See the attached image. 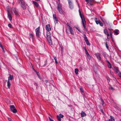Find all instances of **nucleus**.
<instances>
[{
	"label": "nucleus",
	"instance_id": "393cba45",
	"mask_svg": "<svg viewBox=\"0 0 121 121\" xmlns=\"http://www.w3.org/2000/svg\"><path fill=\"white\" fill-rule=\"evenodd\" d=\"M54 59L55 60V63L56 64H57L58 62H57V58H56V56H54Z\"/></svg>",
	"mask_w": 121,
	"mask_h": 121
},
{
	"label": "nucleus",
	"instance_id": "ea45409f",
	"mask_svg": "<svg viewBox=\"0 0 121 121\" xmlns=\"http://www.w3.org/2000/svg\"><path fill=\"white\" fill-rule=\"evenodd\" d=\"M107 78V80L108 81V82H110V80L111 79H110L108 77H107L106 78Z\"/></svg>",
	"mask_w": 121,
	"mask_h": 121
},
{
	"label": "nucleus",
	"instance_id": "9d476101",
	"mask_svg": "<svg viewBox=\"0 0 121 121\" xmlns=\"http://www.w3.org/2000/svg\"><path fill=\"white\" fill-rule=\"evenodd\" d=\"M69 3V7L71 9H73V4L70 0H68Z\"/></svg>",
	"mask_w": 121,
	"mask_h": 121
},
{
	"label": "nucleus",
	"instance_id": "e433bc0d",
	"mask_svg": "<svg viewBox=\"0 0 121 121\" xmlns=\"http://www.w3.org/2000/svg\"><path fill=\"white\" fill-rule=\"evenodd\" d=\"M109 33H110V35L111 37L112 38V32H111V31H110Z\"/></svg>",
	"mask_w": 121,
	"mask_h": 121
},
{
	"label": "nucleus",
	"instance_id": "a19ab883",
	"mask_svg": "<svg viewBox=\"0 0 121 121\" xmlns=\"http://www.w3.org/2000/svg\"><path fill=\"white\" fill-rule=\"evenodd\" d=\"M118 75L119 77L121 78V73H118Z\"/></svg>",
	"mask_w": 121,
	"mask_h": 121
},
{
	"label": "nucleus",
	"instance_id": "412c9836",
	"mask_svg": "<svg viewBox=\"0 0 121 121\" xmlns=\"http://www.w3.org/2000/svg\"><path fill=\"white\" fill-rule=\"evenodd\" d=\"M13 78V76H12L11 75H10V76L8 77V81L11 80Z\"/></svg>",
	"mask_w": 121,
	"mask_h": 121
},
{
	"label": "nucleus",
	"instance_id": "f8f14e48",
	"mask_svg": "<svg viewBox=\"0 0 121 121\" xmlns=\"http://www.w3.org/2000/svg\"><path fill=\"white\" fill-rule=\"evenodd\" d=\"M104 34H105L107 35V38H108V37L109 36V35L108 31L105 28L104 30Z\"/></svg>",
	"mask_w": 121,
	"mask_h": 121
},
{
	"label": "nucleus",
	"instance_id": "c03bdc74",
	"mask_svg": "<svg viewBox=\"0 0 121 121\" xmlns=\"http://www.w3.org/2000/svg\"><path fill=\"white\" fill-rule=\"evenodd\" d=\"M8 120L9 121H12V120L10 118H9V117H8Z\"/></svg>",
	"mask_w": 121,
	"mask_h": 121
},
{
	"label": "nucleus",
	"instance_id": "ddd939ff",
	"mask_svg": "<svg viewBox=\"0 0 121 121\" xmlns=\"http://www.w3.org/2000/svg\"><path fill=\"white\" fill-rule=\"evenodd\" d=\"M68 28L69 30V32L72 35H73L74 32L72 28L70 26L69 27H68Z\"/></svg>",
	"mask_w": 121,
	"mask_h": 121
},
{
	"label": "nucleus",
	"instance_id": "4c0bfd02",
	"mask_svg": "<svg viewBox=\"0 0 121 121\" xmlns=\"http://www.w3.org/2000/svg\"><path fill=\"white\" fill-rule=\"evenodd\" d=\"M0 47L2 49L3 52H5V51L4 50V49L3 48V46H0Z\"/></svg>",
	"mask_w": 121,
	"mask_h": 121
},
{
	"label": "nucleus",
	"instance_id": "f3484780",
	"mask_svg": "<svg viewBox=\"0 0 121 121\" xmlns=\"http://www.w3.org/2000/svg\"><path fill=\"white\" fill-rule=\"evenodd\" d=\"M108 121H115L114 119L112 116H110V119Z\"/></svg>",
	"mask_w": 121,
	"mask_h": 121
},
{
	"label": "nucleus",
	"instance_id": "2eb2a0df",
	"mask_svg": "<svg viewBox=\"0 0 121 121\" xmlns=\"http://www.w3.org/2000/svg\"><path fill=\"white\" fill-rule=\"evenodd\" d=\"M33 3L34 4V5L36 7H38L39 6V5L37 3V2L34 1H32Z\"/></svg>",
	"mask_w": 121,
	"mask_h": 121
},
{
	"label": "nucleus",
	"instance_id": "a878e982",
	"mask_svg": "<svg viewBox=\"0 0 121 121\" xmlns=\"http://www.w3.org/2000/svg\"><path fill=\"white\" fill-rule=\"evenodd\" d=\"M101 20L102 22H103L104 23H106V20L105 19H104L101 18Z\"/></svg>",
	"mask_w": 121,
	"mask_h": 121
},
{
	"label": "nucleus",
	"instance_id": "4be33fe9",
	"mask_svg": "<svg viewBox=\"0 0 121 121\" xmlns=\"http://www.w3.org/2000/svg\"><path fill=\"white\" fill-rule=\"evenodd\" d=\"M114 70L117 73H118L119 72L118 68L117 67H115L114 68Z\"/></svg>",
	"mask_w": 121,
	"mask_h": 121
},
{
	"label": "nucleus",
	"instance_id": "4d7b16f0",
	"mask_svg": "<svg viewBox=\"0 0 121 121\" xmlns=\"http://www.w3.org/2000/svg\"><path fill=\"white\" fill-rule=\"evenodd\" d=\"M58 0L59 1H60V0Z\"/></svg>",
	"mask_w": 121,
	"mask_h": 121
},
{
	"label": "nucleus",
	"instance_id": "79ce46f5",
	"mask_svg": "<svg viewBox=\"0 0 121 121\" xmlns=\"http://www.w3.org/2000/svg\"><path fill=\"white\" fill-rule=\"evenodd\" d=\"M53 19L54 18H56V16L55 14H53Z\"/></svg>",
	"mask_w": 121,
	"mask_h": 121
},
{
	"label": "nucleus",
	"instance_id": "58836bf2",
	"mask_svg": "<svg viewBox=\"0 0 121 121\" xmlns=\"http://www.w3.org/2000/svg\"><path fill=\"white\" fill-rule=\"evenodd\" d=\"M92 0H86V1L87 2V3H88L89 2H91V1Z\"/></svg>",
	"mask_w": 121,
	"mask_h": 121
},
{
	"label": "nucleus",
	"instance_id": "7c9ffc66",
	"mask_svg": "<svg viewBox=\"0 0 121 121\" xmlns=\"http://www.w3.org/2000/svg\"><path fill=\"white\" fill-rule=\"evenodd\" d=\"M54 20V22H56V23H57V22L58 21V20H57V18H54L53 19Z\"/></svg>",
	"mask_w": 121,
	"mask_h": 121
},
{
	"label": "nucleus",
	"instance_id": "f704fd0d",
	"mask_svg": "<svg viewBox=\"0 0 121 121\" xmlns=\"http://www.w3.org/2000/svg\"><path fill=\"white\" fill-rule=\"evenodd\" d=\"M61 118H62L64 117V115L60 114L59 115Z\"/></svg>",
	"mask_w": 121,
	"mask_h": 121
},
{
	"label": "nucleus",
	"instance_id": "09e8293b",
	"mask_svg": "<svg viewBox=\"0 0 121 121\" xmlns=\"http://www.w3.org/2000/svg\"><path fill=\"white\" fill-rule=\"evenodd\" d=\"M67 26L68 27H70V26L69 25L68 23H67L66 24Z\"/></svg>",
	"mask_w": 121,
	"mask_h": 121
},
{
	"label": "nucleus",
	"instance_id": "f03ea898",
	"mask_svg": "<svg viewBox=\"0 0 121 121\" xmlns=\"http://www.w3.org/2000/svg\"><path fill=\"white\" fill-rule=\"evenodd\" d=\"M47 40L50 45H52V43L51 38V34L49 31L47 32Z\"/></svg>",
	"mask_w": 121,
	"mask_h": 121
},
{
	"label": "nucleus",
	"instance_id": "0eeeda50",
	"mask_svg": "<svg viewBox=\"0 0 121 121\" xmlns=\"http://www.w3.org/2000/svg\"><path fill=\"white\" fill-rule=\"evenodd\" d=\"M36 35L37 37H39L40 35V27H39L35 29Z\"/></svg>",
	"mask_w": 121,
	"mask_h": 121
},
{
	"label": "nucleus",
	"instance_id": "9b49d317",
	"mask_svg": "<svg viewBox=\"0 0 121 121\" xmlns=\"http://www.w3.org/2000/svg\"><path fill=\"white\" fill-rule=\"evenodd\" d=\"M46 28L47 31H49L51 30V28L50 25L49 24L47 25L46 26Z\"/></svg>",
	"mask_w": 121,
	"mask_h": 121
},
{
	"label": "nucleus",
	"instance_id": "4468645a",
	"mask_svg": "<svg viewBox=\"0 0 121 121\" xmlns=\"http://www.w3.org/2000/svg\"><path fill=\"white\" fill-rule=\"evenodd\" d=\"M82 25H83V26L84 27V28L85 29V30H86V27L85 26V25H86V23L85 21V20H82Z\"/></svg>",
	"mask_w": 121,
	"mask_h": 121
},
{
	"label": "nucleus",
	"instance_id": "b1692460",
	"mask_svg": "<svg viewBox=\"0 0 121 121\" xmlns=\"http://www.w3.org/2000/svg\"><path fill=\"white\" fill-rule=\"evenodd\" d=\"M78 69L76 68L75 69V73L76 74H78Z\"/></svg>",
	"mask_w": 121,
	"mask_h": 121
},
{
	"label": "nucleus",
	"instance_id": "7ed1b4c3",
	"mask_svg": "<svg viewBox=\"0 0 121 121\" xmlns=\"http://www.w3.org/2000/svg\"><path fill=\"white\" fill-rule=\"evenodd\" d=\"M19 3L22 8L23 9H26V4L23 0H19Z\"/></svg>",
	"mask_w": 121,
	"mask_h": 121
},
{
	"label": "nucleus",
	"instance_id": "20e7f679",
	"mask_svg": "<svg viewBox=\"0 0 121 121\" xmlns=\"http://www.w3.org/2000/svg\"><path fill=\"white\" fill-rule=\"evenodd\" d=\"M62 5L60 3H57V9L59 13L60 14L63 13V11L62 9Z\"/></svg>",
	"mask_w": 121,
	"mask_h": 121
},
{
	"label": "nucleus",
	"instance_id": "8fccbe9b",
	"mask_svg": "<svg viewBox=\"0 0 121 121\" xmlns=\"http://www.w3.org/2000/svg\"><path fill=\"white\" fill-rule=\"evenodd\" d=\"M110 89L112 90H114L113 88L112 87H111Z\"/></svg>",
	"mask_w": 121,
	"mask_h": 121
},
{
	"label": "nucleus",
	"instance_id": "de8ad7c7",
	"mask_svg": "<svg viewBox=\"0 0 121 121\" xmlns=\"http://www.w3.org/2000/svg\"><path fill=\"white\" fill-rule=\"evenodd\" d=\"M49 118L50 121H54L53 120L51 119L50 117H49Z\"/></svg>",
	"mask_w": 121,
	"mask_h": 121
},
{
	"label": "nucleus",
	"instance_id": "2f4dec72",
	"mask_svg": "<svg viewBox=\"0 0 121 121\" xmlns=\"http://www.w3.org/2000/svg\"><path fill=\"white\" fill-rule=\"evenodd\" d=\"M8 26L10 28H12L13 27L12 25L10 24H9L8 25Z\"/></svg>",
	"mask_w": 121,
	"mask_h": 121
},
{
	"label": "nucleus",
	"instance_id": "3c124183",
	"mask_svg": "<svg viewBox=\"0 0 121 121\" xmlns=\"http://www.w3.org/2000/svg\"><path fill=\"white\" fill-rule=\"evenodd\" d=\"M79 12L80 14H81V13L80 11V9H79Z\"/></svg>",
	"mask_w": 121,
	"mask_h": 121
},
{
	"label": "nucleus",
	"instance_id": "37998d69",
	"mask_svg": "<svg viewBox=\"0 0 121 121\" xmlns=\"http://www.w3.org/2000/svg\"><path fill=\"white\" fill-rule=\"evenodd\" d=\"M80 90L82 92H83V90L82 88H80Z\"/></svg>",
	"mask_w": 121,
	"mask_h": 121
},
{
	"label": "nucleus",
	"instance_id": "39448f33",
	"mask_svg": "<svg viewBox=\"0 0 121 121\" xmlns=\"http://www.w3.org/2000/svg\"><path fill=\"white\" fill-rule=\"evenodd\" d=\"M11 9L10 7L9 6L7 7V10L8 12V16L9 20L11 21L12 20V15L9 12L10 10H11Z\"/></svg>",
	"mask_w": 121,
	"mask_h": 121
},
{
	"label": "nucleus",
	"instance_id": "5fc2aeb1",
	"mask_svg": "<svg viewBox=\"0 0 121 121\" xmlns=\"http://www.w3.org/2000/svg\"><path fill=\"white\" fill-rule=\"evenodd\" d=\"M35 85H37V84L36 83H35Z\"/></svg>",
	"mask_w": 121,
	"mask_h": 121
},
{
	"label": "nucleus",
	"instance_id": "a211bd4d",
	"mask_svg": "<svg viewBox=\"0 0 121 121\" xmlns=\"http://www.w3.org/2000/svg\"><path fill=\"white\" fill-rule=\"evenodd\" d=\"M118 31L119 30H115L114 31L115 33V35H118L119 33L118 32Z\"/></svg>",
	"mask_w": 121,
	"mask_h": 121
},
{
	"label": "nucleus",
	"instance_id": "423d86ee",
	"mask_svg": "<svg viewBox=\"0 0 121 121\" xmlns=\"http://www.w3.org/2000/svg\"><path fill=\"white\" fill-rule=\"evenodd\" d=\"M11 111L14 113H16L17 112V110L13 105H11L10 106Z\"/></svg>",
	"mask_w": 121,
	"mask_h": 121
},
{
	"label": "nucleus",
	"instance_id": "6ab92c4d",
	"mask_svg": "<svg viewBox=\"0 0 121 121\" xmlns=\"http://www.w3.org/2000/svg\"><path fill=\"white\" fill-rule=\"evenodd\" d=\"M11 83L9 81H8V82H7V86H8V88H9L10 86L11 85Z\"/></svg>",
	"mask_w": 121,
	"mask_h": 121
},
{
	"label": "nucleus",
	"instance_id": "c756f323",
	"mask_svg": "<svg viewBox=\"0 0 121 121\" xmlns=\"http://www.w3.org/2000/svg\"><path fill=\"white\" fill-rule=\"evenodd\" d=\"M86 55L87 56V58H88L89 60H90L91 59V57L89 54H87V55Z\"/></svg>",
	"mask_w": 121,
	"mask_h": 121
},
{
	"label": "nucleus",
	"instance_id": "49530a36",
	"mask_svg": "<svg viewBox=\"0 0 121 121\" xmlns=\"http://www.w3.org/2000/svg\"><path fill=\"white\" fill-rule=\"evenodd\" d=\"M85 53L86 55H87V54H89L88 52L87 51V50H86V51H85Z\"/></svg>",
	"mask_w": 121,
	"mask_h": 121
},
{
	"label": "nucleus",
	"instance_id": "f257e3e1",
	"mask_svg": "<svg viewBox=\"0 0 121 121\" xmlns=\"http://www.w3.org/2000/svg\"><path fill=\"white\" fill-rule=\"evenodd\" d=\"M11 12L13 15L14 14L16 16H19V13L18 9L15 8H13L11 9Z\"/></svg>",
	"mask_w": 121,
	"mask_h": 121
},
{
	"label": "nucleus",
	"instance_id": "6e6d98bb",
	"mask_svg": "<svg viewBox=\"0 0 121 121\" xmlns=\"http://www.w3.org/2000/svg\"><path fill=\"white\" fill-rule=\"evenodd\" d=\"M85 51H86V50H87L86 49V48L85 49Z\"/></svg>",
	"mask_w": 121,
	"mask_h": 121
},
{
	"label": "nucleus",
	"instance_id": "6e6552de",
	"mask_svg": "<svg viewBox=\"0 0 121 121\" xmlns=\"http://www.w3.org/2000/svg\"><path fill=\"white\" fill-rule=\"evenodd\" d=\"M95 55L98 60L99 61H100L101 59L100 54V53H95Z\"/></svg>",
	"mask_w": 121,
	"mask_h": 121
},
{
	"label": "nucleus",
	"instance_id": "dca6fc26",
	"mask_svg": "<svg viewBox=\"0 0 121 121\" xmlns=\"http://www.w3.org/2000/svg\"><path fill=\"white\" fill-rule=\"evenodd\" d=\"M81 116L82 117H84L86 116V114L84 112L82 111L81 113Z\"/></svg>",
	"mask_w": 121,
	"mask_h": 121
},
{
	"label": "nucleus",
	"instance_id": "c85d7f7f",
	"mask_svg": "<svg viewBox=\"0 0 121 121\" xmlns=\"http://www.w3.org/2000/svg\"><path fill=\"white\" fill-rule=\"evenodd\" d=\"M57 117L59 121H60L61 120L60 118V116H59V115H57Z\"/></svg>",
	"mask_w": 121,
	"mask_h": 121
},
{
	"label": "nucleus",
	"instance_id": "a18cd8bd",
	"mask_svg": "<svg viewBox=\"0 0 121 121\" xmlns=\"http://www.w3.org/2000/svg\"><path fill=\"white\" fill-rule=\"evenodd\" d=\"M105 45L106 46V47H107V48H108V45H107V43H106L105 44Z\"/></svg>",
	"mask_w": 121,
	"mask_h": 121
},
{
	"label": "nucleus",
	"instance_id": "864d4df0",
	"mask_svg": "<svg viewBox=\"0 0 121 121\" xmlns=\"http://www.w3.org/2000/svg\"><path fill=\"white\" fill-rule=\"evenodd\" d=\"M2 46V45L1 44V43H0V47L1 46Z\"/></svg>",
	"mask_w": 121,
	"mask_h": 121
},
{
	"label": "nucleus",
	"instance_id": "bb28decb",
	"mask_svg": "<svg viewBox=\"0 0 121 121\" xmlns=\"http://www.w3.org/2000/svg\"><path fill=\"white\" fill-rule=\"evenodd\" d=\"M30 38L33 39L34 37V36L33 34H30Z\"/></svg>",
	"mask_w": 121,
	"mask_h": 121
},
{
	"label": "nucleus",
	"instance_id": "5701e85b",
	"mask_svg": "<svg viewBox=\"0 0 121 121\" xmlns=\"http://www.w3.org/2000/svg\"><path fill=\"white\" fill-rule=\"evenodd\" d=\"M84 39L85 41L88 40L87 39V37H86V35L84 34Z\"/></svg>",
	"mask_w": 121,
	"mask_h": 121
},
{
	"label": "nucleus",
	"instance_id": "1a4fd4ad",
	"mask_svg": "<svg viewBox=\"0 0 121 121\" xmlns=\"http://www.w3.org/2000/svg\"><path fill=\"white\" fill-rule=\"evenodd\" d=\"M95 21L97 24L98 25L99 24L101 26H103V24L99 20L98 21L97 20V18H95Z\"/></svg>",
	"mask_w": 121,
	"mask_h": 121
},
{
	"label": "nucleus",
	"instance_id": "c9c22d12",
	"mask_svg": "<svg viewBox=\"0 0 121 121\" xmlns=\"http://www.w3.org/2000/svg\"><path fill=\"white\" fill-rule=\"evenodd\" d=\"M75 27L76 29H77L78 30V31H79L80 32H81V31H80V29L79 28H78V27H76L75 26Z\"/></svg>",
	"mask_w": 121,
	"mask_h": 121
},
{
	"label": "nucleus",
	"instance_id": "72a5a7b5",
	"mask_svg": "<svg viewBox=\"0 0 121 121\" xmlns=\"http://www.w3.org/2000/svg\"><path fill=\"white\" fill-rule=\"evenodd\" d=\"M35 72L37 73V75L39 77V73L38 72H37V71L35 70Z\"/></svg>",
	"mask_w": 121,
	"mask_h": 121
},
{
	"label": "nucleus",
	"instance_id": "aec40b11",
	"mask_svg": "<svg viewBox=\"0 0 121 121\" xmlns=\"http://www.w3.org/2000/svg\"><path fill=\"white\" fill-rule=\"evenodd\" d=\"M107 61L108 63V67L110 68H111V64L110 63V62L109 61L107 60Z\"/></svg>",
	"mask_w": 121,
	"mask_h": 121
},
{
	"label": "nucleus",
	"instance_id": "603ef678",
	"mask_svg": "<svg viewBox=\"0 0 121 121\" xmlns=\"http://www.w3.org/2000/svg\"><path fill=\"white\" fill-rule=\"evenodd\" d=\"M102 104L103 105V104H104V101H102Z\"/></svg>",
	"mask_w": 121,
	"mask_h": 121
},
{
	"label": "nucleus",
	"instance_id": "473e14b6",
	"mask_svg": "<svg viewBox=\"0 0 121 121\" xmlns=\"http://www.w3.org/2000/svg\"><path fill=\"white\" fill-rule=\"evenodd\" d=\"M85 42L87 45H90V44L89 43V42L88 41V40L86 41Z\"/></svg>",
	"mask_w": 121,
	"mask_h": 121
},
{
	"label": "nucleus",
	"instance_id": "cd10ccee",
	"mask_svg": "<svg viewBox=\"0 0 121 121\" xmlns=\"http://www.w3.org/2000/svg\"><path fill=\"white\" fill-rule=\"evenodd\" d=\"M80 17L82 19V20H85L84 19V17H83V16L82 15V14H80Z\"/></svg>",
	"mask_w": 121,
	"mask_h": 121
}]
</instances>
